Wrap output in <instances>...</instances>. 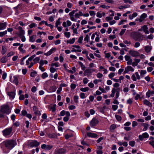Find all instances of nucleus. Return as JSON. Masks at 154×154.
<instances>
[{"label": "nucleus", "instance_id": "obj_1", "mask_svg": "<svg viewBox=\"0 0 154 154\" xmlns=\"http://www.w3.org/2000/svg\"><path fill=\"white\" fill-rule=\"evenodd\" d=\"M5 146L8 149L11 150L17 145L16 140H8L4 141Z\"/></svg>", "mask_w": 154, "mask_h": 154}, {"label": "nucleus", "instance_id": "obj_2", "mask_svg": "<svg viewBox=\"0 0 154 154\" xmlns=\"http://www.w3.org/2000/svg\"><path fill=\"white\" fill-rule=\"evenodd\" d=\"M0 111L1 112L7 114H9L10 112L9 106L7 105H3L2 106Z\"/></svg>", "mask_w": 154, "mask_h": 154}, {"label": "nucleus", "instance_id": "obj_3", "mask_svg": "<svg viewBox=\"0 0 154 154\" xmlns=\"http://www.w3.org/2000/svg\"><path fill=\"white\" fill-rule=\"evenodd\" d=\"M12 130V127H10L6 128L2 131L3 134L4 136L6 137L11 134Z\"/></svg>", "mask_w": 154, "mask_h": 154}, {"label": "nucleus", "instance_id": "obj_4", "mask_svg": "<svg viewBox=\"0 0 154 154\" xmlns=\"http://www.w3.org/2000/svg\"><path fill=\"white\" fill-rule=\"evenodd\" d=\"M133 38L136 41L141 42L143 40V37L142 34L137 33L135 34Z\"/></svg>", "mask_w": 154, "mask_h": 154}, {"label": "nucleus", "instance_id": "obj_5", "mask_svg": "<svg viewBox=\"0 0 154 154\" xmlns=\"http://www.w3.org/2000/svg\"><path fill=\"white\" fill-rule=\"evenodd\" d=\"M66 151V149L64 148H60L56 149L55 153L56 154H64L65 153Z\"/></svg>", "mask_w": 154, "mask_h": 154}, {"label": "nucleus", "instance_id": "obj_6", "mask_svg": "<svg viewBox=\"0 0 154 154\" xmlns=\"http://www.w3.org/2000/svg\"><path fill=\"white\" fill-rule=\"evenodd\" d=\"M129 53L130 55L133 57H137L139 55V54L138 52L134 50H130Z\"/></svg>", "mask_w": 154, "mask_h": 154}, {"label": "nucleus", "instance_id": "obj_7", "mask_svg": "<svg viewBox=\"0 0 154 154\" xmlns=\"http://www.w3.org/2000/svg\"><path fill=\"white\" fill-rule=\"evenodd\" d=\"M98 121L95 118H94L90 123V125L91 127L96 126L98 123Z\"/></svg>", "mask_w": 154, "mask_h": 154}, {"label": "nucleus", "instance_id": "obj_8", "mask_svg": "<svg viewBox=\"0 0 154 154\" xmlns=\"http://www.w3.org/2000/svg\"><path fill=\"white\" fill-rule=\"evenodd\" d=\"M40 144L36 140H33L29 144V145L31 147H37L39 146Z\"/></svg>", "mask_w": 154, "mask_h": 154}, {"label": "nucleus", "instance_id": "obj_9", "mask_svg": "<svg viewBox=\"0 0 154 154\" xmlns=\"http://www.w3.org/2000/svg\"><path fill=\"white\" fill-rule=\"evenodd\" d=\"M149 135L148 134L146 133H144L142 134V135H139V138L141 141H142L144 138H148Z\"/></svg>", "mask_w": 154, "mask_h": 154}, {"label": "nucleus", "instance_id": "obj_10", "mask_svg": "<svg viewBox=\"0 0 154 154\" xmlns=\"http://www.w3.org/2000/svg\"><path fill=\"white\" fill-rule=\"evenodd\" d=\"M53 146L52 145H46L45 144H43L41 146V147L42 149H44L45 150H49L51 149Z\"/></svg>", "mask_w": 154, "mask_h": 154}, {"label": "nucleus", "instance_id": "obj_11", "mask_svg": "<svg viewBox=\"0 0 154 154\" xmlns=\"http://www.w3.org/2000/svg\"><path fill=\"white\" fill-rule=\"evenodd\" d=\"M95 71V70L93 69L88 68L85 69L84 73V76L87 75L88 74H90L93 72Z\"/></svg>", "mask_w": 154, "mask_h": 154}, {"label": "nucleus", "instance_id": "obj_12", "mask_svg": "<svg viewBox=\"0 0 154 154\" xmlns=\"http://www.w3.org/2000/svg\"><path fill=\"white\" fill-rule=\"evenodd\" d=\"M134 70V68L131 66H128L127 67L125 68L124 73H127L129 71L133 72Z\"/></svg>", "mask_w": 154, "mask_h": 154}, {"label": "nucleus", "instance_id": "obj_13", "mask_svg": "<svg viewBox=\"0 0 154 154\" xmlns=\"http://www.w3.org/2000/svg\"><path fill=\"white\" fill-rule=\"evenodd\" d=\"M13 80L11 82L15 84L16 85H17L19 83L18 80V76H14L13 77Z\"/></svg>", "mask_w": 154, "mask_h": 154}, {"label": "nucleus", "instance_id": "obj_14", "mask_svg": "<svg viewBox=\"0 0 154 154\" xmlns=\"http://www.w3.org/2000/svg\"><path fill=\"white\" fill-rule=\"evenodd\" d=\"M18 29L19 31V33L18 34L19 37L24 35L25 32L24 30L22 29V28L20 26H19Z\"/></svg>", "mask_w": 154, "mask_h": 154}, {"label": "nucleus", "instance_id": "obj_15", "mask_svg": "<svg viewBox=\"0 0 154 154\" xmlns=\"http://www.w3.org/2000/svg\"><path fill=\"white\" fill-rule=\"evenodd\" d=\"M141 29L146 34H149V32L148 30V28L146 25H144L141 27Z\"/></svg>", "mask_w": 154, "mask_h": 154}, {"label": "nucleus", "instance_id": "obj_16", "mask_svg": "<svg viewBox=\"0 0 154 154\" xmlns=\"http://www.w3.org/2000/svg\"><path fill=\"white\" fill-rule=\"evenodd\" d=\"M7 93L10 98L13 99L14 98L15 95V92H8Z\"/></svg>", "mask_w": 154, "mask_h": 154}, {"label": "nucleus", "instance_id": "obj_17", "mask_svg": "<svg viewBox=\"0 0 154 154\" xmlns=\"http://www.w3.org/2000/svg\"><path fill=\"white\" fill-rule=\"evenodd\" d=\"M47 135L48 137L51 138H55L57 137V134L55 133H48Z\"/></svg>", "mask_w": 154, "mask_h": 154}, {"label": "nucleus", "instance_id": "obj_18", "mask_svg": "<svg viewBox=\"0 0 154 154\" xmlns=\"http://www.w3.org/2000/svg\"><path fill=\"white\" fill-rule=\"evenodd\" d=\"M147 17V15L145 13L143 14L140 17L139 21L140 22L144 20L145 18Z\"/></svg>", "mask_w": 154, "mask_h": 154}, {"label": "nucleus", "instance_id": "obj_19", "mask_svg": "<svg viewBox=\"0 0 154 154\" xmlns=\"http://www.w3.org/2000/svg\"><path fill=\"white\" fill-rule=\"evenodd\" d=\"M87 136L88 137L96 138L97 137V135L96 134L93 133L91 132H88L87 133Z\"/></svg>", "mask_w": 154, "mask_h": 154}, {"label": "nucleus", "instance_id": "obj_20", "mask_svg": "<svg viewBox=\"0 0 154 154\" xmlns=\"http://www.w3.org/2000/svg\"><path fill=\"white\" fill-rule=\"evenodd\" d=\"M33 110L34 113L35 114L38 115H41V113L38 110V109L36 106H33Z\"/></svg>", "mask_w": 154, "mask_h": 154}, {"label": "nucleus", "instance_id": "obj_21", "mask_svg": "<svg viewBox=\"0 0 154 154\" xmlns=\"http://www.w3.org/2000/svg\"><path fill=\"white\" fill-rule=\"evenodd\" d=\"M143 103L144 104L150 107H151L152 106V103L146 100H144L143 101Z\"/></svg>", "mask_w": 154, "mask_h": 154}, {"label": "nucleus", "instance_id": "obj_22", "mask_svg": "<svg viewBox=\"0 0 154 154\" xmlns=\"http://www.w3.org/2000/svg\"><path fill=\"white\" fill-rule=\"evenodd\" d=\"M7 23L5 22L2 23H0V30L4 29H5Z\"/></svg>", "mask_w": 154, "mask_h": 154}, {"label": "nucleus", "instance_id": "obj_23", "mask_svg": "<svg viewBox=\"0 0 154 154\" xmlns=\"http://www.w3.org/2000/svg\"><path fill=\"white\" fill-rule=\"evenodd\" d=\"M116 128V125L115 124H112V125L109 128L110 131L111 132H113L114 129Z\"/></svg>", "mask_w": 154, "mask_h": 154}, {"label": "nucleus", "instance_id": "obj_24", "mask_svg": "<svg viewBox=\"0 0 154 154\" xmlns=\"http://www.w3.org/2000/svg\"><path fill=\"white\" fill-rule=\"evenodd\" d=\"M152 49V47L149 46H146L145 47V50L147 53L149 52Z\"/></svg>", "mask_w": 154, "mask_h": 154}, {"label": "nucleus", "instance_id": "obj_25", "mask_svg": "<svg viewBox=\"0 0 154 154\" xmlns=\"http://www.w3.org/2000/svg\"><path fill=\"white\" fill-rule=\"evenodd\" d=\"M142 125H143L144 127L143 130V131H145L146 130L149 126L148 124L145 123H143Z\"/></svg>", "mask_w": 154, "mask_h": 154}, {"label": "nucleus", "instance_id": "obj_26", "mask_svg": "<svg viewBox=\"0 0 154 154\" xmlns=\"http://www.w3.org/2000/svg\"><path fill=\"white\" fill-rule=\"evenodd\" d=\"M75 40V38H73L71 39H70L69 40H67L66 41V43L67 44L69 43L71 44H73Z\"/></svg>", "mask_w": 154, "mask_h": 154}, {"label": "nucleus", "instance_id": "obj_27", "mask_svg": "<svg viewBox=\"0 0 154 154\" xmlns=\"http://www.w3.org/2000/svg\"><path fill=\"white\" fill-rule=\"evenodd\" d=\"M8 60L6 57L5 56L2 57L1 59V62L2 63H6Z\"/></svg>", "mask_w": 154, "mask_h": 154}, {"label": "nucleus", "instance_id": "obj_28", "mask_svg": "<svg viewBox=\"0 0 154 154\" xmlns=\"http://www.w3.org/2000/svg\"><path fill=\"white\" fill-rule=\"evenodd\" d=\"M89 90V88L88 87H86L85 88H82L80 89L81 91L82 92H86L88 91Z\"/></svg>", "mask_w": 154, "mask_h": 154}, {"label": "nucleus", "instance_id": "obj_29", "mask_svg": "<svg viewBox=\"0 0 154 154\" xmlns=\"http://www.w3.org/2000/svg\"><path fill=\"white\" fill-rule=\"evenodd\" d=\"M74 100L75 103H78L79 101L78 100L79 99V97L77 96H74Z\"/></svg>", "mask_w": 154, "mask_h": 154}, {"label": "nucleus", "instance_id": "obj_30", "mask_svg": "<svg viewBox=\"0 0 154 154\" xmlns=\"http://www.w3.org/2000/svg\"><path fill=\"white\" fill-rule=\"evenodd\" d=\"M120 88H117V91L116 92V99H117L119 96V91H120Z\"/></svg>", "mask_w": 154, "mask_h": 154}, {"label": "nucleus", "instance_id": "obj_31", "mask_svg": "<svg viewBox=\"0 0 154 154\" xmlns=\"http://www.w3.org/2000/svg\"><path fill=\"white\" fill-rule=\"evenodd\" d=\"M6 52V50L5 47L3 46L2 49V55H4Z\"/></svg>", "mask_w": 154, "mask_h": 154}, {"label": "nucleus", "instance_id": "obj_32", "mask_svg": "<svg viewBox=\"0 0 154 154\" xmlns=\"http://www.w3.org/2000/svg\"><path fill=\"white\" fill-rule=\"evenodd\" d=\"M135 142L134 141L132 140L130 141L129 143V145L132 147L134 146L135 144Z\"/></svg>", "mask_w": 154, "mask_h": 154}, {"label": "nucleus", "instance_id": "obj_33", "mask_svg": "<svg viewBox=\"0 0 154 154\" xmlns=\"http://www.w3.org/2000/svg\"><path fill=\"white\" fill-rule=\"evenodd\" d=\"M146 73V71L145 70H141L140 72V75L142 77L143 76V75Z\"/></svg>", "mask_w": 154, "mask_h": 154}, {"label": "nucleus", "instance_id": "obj_34", "mask_svg": "<svg viewBox=\"0 0 154 154\" xmlns=\"http://www.w3.org/2000/svg\"><path fill=\"white\" fill-rule=\"evenodd\" d=\"M50 89L52 92H54L56 91L57 88L55 86H52L50 88Z\"/></svg>", "mask_w": 154, "mask_h": 154}, {"label": "nucleus", "instance_id": "obj_35", "mask_svg": "<svg viewBox=\"0 0 154 154\" xmlns=\"http://www.w3.org/2000/svg\"><path fill=\"white\" fill-rule=\"evenodd\" d=\"M115 116L116 119L118 121H120L122 120V118L120 116L116 115Z\"/></svg>", "mask_w": 154, "mask_h": 154}, {"label": "nucleus", "instance_id": "obj_36", "mask_svg": "<svg viewBox=\"0 0 154 154\" xmlns=\"http://www.w3.org/2000/svg\"><path fill=\"white\" fill-rule=\"evenodd\" d=\"M56 105L54 104L51 107V109L53 112H54L56 110Z\"/></svg>", "mask_w": 154, "mask_h": 154}, {"label": "nucleus", "instance_id": "obj_37", "mask_svg": "<svg viewBox=\"0 0 154 154\" xmlns=\"http://www.w3.org/2000/svg\"><path fill=\"white\" fill-rule=\"evenodd\" d=\"M115 73L114 72H112L109 74L108 76L110 79L112 80L113 79L112 78L115 76Z\"/></svg>", "mask_w": 154, "mask_h": 154}, {"label": "nucleus", "instance_id": "obj_38", "mask_svg": "<svg viewBox=\"0 0 154 154\" xmlns=\"http://www.w3.org/2000/svg\"><path fill=\"white\" fill-rule=\"evenodd\" d=\"M64 35H65V36L66 37L68 38H69L70 36V33L69 32H64Z\"/></svg>", "mask_w": 154, "mask_h": 154}, {"label": "nucleus", "instance_id": "obj_39", "mask_svg": "<svg viewBox=\"0 0 154 154\" xmlns=\"http://www.w3.org/2000/svg\"><path fill=\"white\" fill-rule=\"evenodd\" d=\"M7 33V30H5L4 32H0V37H2L4 35L6 34Z\"/></svg>", "mask_w": 154, "mask_h": 154}, {"label": "nucleus", "instance_id": "obj_40", "mask_svg": "<svg viewBox=\"0 0 154 154\" xmlns=\"http://www.w3.org/2000/svg\"><path fill=\"white\" fill-rule=\"evenodd\" d=\"M37 72L35 71H34L31 73L30 75L32 77H34L35 76Z\"/></svg>", "mask_w": 154, "mask_h": 154}, {"label": "nucleus", "instance_id": "obj_41", "mask_svg": "<svg viewBox=\"0 0 154 154\" xmlns=\"http://www.w3.org/2000/svg\"><path fill=\"white\" fill-rule=\"evenodd\" d=\"M48 76V74L46 72H44L42 74V77L43 79H44L45 78L47 77Z\"/></svg>", "mask_w": 154, "mask_h": 154}, {"label": "nucleus", "instance_id": "obj_42", "mask_svg": "<svg viewBox=\"0 0 154 154\" xmlns=\"http://www.w3.org/2000/svg\"><path fill=\"white\" fill-rule=\"evenodd\" d=\"M14 53L13 52H9L8 53L7 55V57H9L13 55L14 54Z\"/></svg>", "mask_w": 154, "mask_h": 154}, {"label": "nucleus", "instance_id": "obj_43", "mask_svg": "<svg viewBox=\"0 0 154 154\" xmlns=\"http://www.w3.org/2000/svg\"><path fill=\"white\" fill-rule=\"evenodd\" d=\"M35 36L34 35H32L30 37L29 41L31 42H34L35 41V39L34 38V37Z\"/></svg>", "mask_w": 154, "mask_h": 154}, {"label": "nucleus", "instance_id": "obj_44", "mask_svg": "<svg viewBox=\"0 0 154 154\" xmlns=\"http://www.w3.org/2000/svg\"><path fill=\"white\" fill-rule=\"evenodd\" d=\"M60 18H59L56 21V27H57L58 25H59L60 24Z\"/></svg>", "mask_w": 154, "mask_h": 154}, {"label": "nucleus", "instance_id": "obj_45", "mask_svg": "<svg viewBox=\"0 0 154 154\" xmlns=\"http://www.w3.org/2000/svg\"><path fill=\"white\" fill-rule=\"evenodd\" d=\"M80 97L82 99H84L85 97V94L84 93H81L80 94Z\"/></svg>", "mask_w": 154, "mask_h": 154}, {"label": "nucleus", "instance_id": "obj_46", "mask_svg": "<svg viewBox=\"0 0 154 154\" xmlns=\"http://www.w3.org/2000/svg\"><path fill=\"white\" fill-rule=\"evenodd\" d=\"M97 76L98 78L100 79L103 76V75L102 73L99 72L97 74Z\"/></svg>", "mask_w": 154, "mask_h": 154}, {"label": "nucleus", "instance_id": "obj_47", "mask_svg": "<svg viewBox=\"0 0 154 154\" xmlns=\"http://www.w3.org/2000/svg\"><path fill=\"white\" fill-rule=\"evenodd\" d=\"M40 60V58L39 57H35L34 60L33 61L35 63H36L38 62V61Z\"/></svg>", "mask_w": 154, "mask_h": 154}, {"label": "nucleus", "instance_id": "obj_48", "mask_svg": "<svg viewBox=\"0 0 154 154\" xmlns=\"http://www.w3.org/2000/svg\"><path fill=\"white\" fill-rule=\"evenodd\" d=\"M118 108V106L116 105H113L112 106V109L114 111L116 110Z\"/></svg>", "mask_w": 154, "mask_h": 154}, {"label": "nucleus", "instance_id": "obj_49", "mask_svg": "<svg viewBox=\"0 0 154 154\" xmlns=\"http://www.w3.org/2000/svg\"><path fill=\"white\" fill-rule=\"evenodd\" d=\"M130 7V5H127L124 6H121L119 8V9H123V8H129V7Z\"/></svg>", "mask_w": 154, "mask_h": 154}, {"label": "nucleus", "instance_id": "obj_50", "mask_svg": "<svg viewBox=\"0 0 154 154\" xmlns=\"http://www.w3.org/2000/svg\"><path fill=\"white\" fill-rule=\"evenodd\" d=\"M83 39V36H80L79 38L78 42L79 43H82Z\"/></svg>", "mask_w": 154, "mask_h": 154}, {"label": "nucleus", "instance_id": "obj_51", "mask_svg": "<svg viewBox=\"0 0 154 154\" xmlns=\"http://www.w3.org/2000/svg\"><path fill=\"white\" fill-rule=\"evenodd\" d=\"M149 144L154 148V140H151L149 142Z\"/></svg>", "mask_w": 154, "mask_h": 154}, {"label": "nucleus", "instance_id": "obj_52", "mask_svg": "<svg viewBox=\"0 0 154 154\" xmlns=\"http://www.w3.org/2000/svg\"><path fill=\"white\" fill-rule=\"evenodd\" d=\"M76 85L74 84H71L70 87L72 90H74L76 87Z\"/></svg>", "mask_w": 154, "mask_h": 154}, {"label": "nucleus", "instance_id": "obj_53", "mask_svg": "<svg viewBox=\"0 0 154 154\" xmlns=\"http://www.w3.org/2000/svg\"><path fill=\"white\" fill-rule=\"evenodd\" d=\"M50 71L51 73H54L56 71V69L54 68L51 67L50 69Z\"/></svg>", "mask_w": 154, "mask_h": 154}, {"label": "nucleus", "instance_id": "obj_54", "mask_svg": "<svg viewBox=\"0 0 154 154\" xmlns=\"http://www.w3.org/2000/svg\"><path fill=\"white\" fill-rule=\"evenodd\" d=\"M13 125L14 126L17 127H18L20 126V123L19 122H18V121H17L16 122L14 123Z\"/></svg>", "mask_w": 154, "mask_h": 154}, {"label": "nucleus", "instance_id": "obj_55", "mask_svg": "<svg viewBox=\"0 0 154 154\" xmlns=\"http://www.w3.org/2000/svg\"><path fill=\"white\" fill-rule=\"evenodd\" d=\"M100 7L103 8H107L108 9L110 8V7L108 6H106L105 5H102L100 6Z\"/></svg>", "mask_w": 154, "mask_h": 154}, {"label": "nucleus", "instance_id": "obj_56", "mask_svg": "<svg viewBox=\"0 0 154 154\" xmlns=\"http://www.w3.org/2000/svg\"><path fill=\"white\" fill-rule=\"evenodd\" d=\"M27 113L26 111L25 110H23L21 112L22 115L24 116L26 115Z\"/></svg>", "mask_w": 154, "mask_h": 154}, {"label": "nucleus", "instance_id": "obj_57", "mask_svg": "<svg viewBox=\"0 0 154 154\" xmlns=\"http://www.w3.org/2000/svg\"><path fill=\"white\" fill-rule=\"evenodd\" d=\"M54 66L56 67H58L59 66L58 65V63L57 62L55 63H52L51 65V66Z\"/></svg>", "mask_w": 154, "mask_h": 154}, {"label": "nucleus", "instance_id": "obj_58", "mask_svg": "<svg viewBox=\"0 0 154 154\" xmlns=\"http://www.w3.org/2000/svg\"><path fill=\"white\" fill-rule=\"evenodd\" d=\"M140 96L139 94H137L136 96L134 97V99L135 100H137L139 98H140Z\"/></svg>", "mask_w": 154, "mask_h": 154}, {"label": "nucleus", "instance_id": "obj_59", "mask_svg": "<svg viewBox=\"0 0 154 154\" xmlns=\"http://www.w3.org/2000/svg\"><path fill=\"white\" fill-rule=\"evenodd\" d=\"M126 30V29H122L121 32L119 33V35H122L125 32Z\"/></svg>", "mask_w": 154, "mask_h": 154}, {"label": "nucleus", "instance_id": "obj_60", "mask_svg": "<svg viewBox=\"0 0 154 154\" xmlns=\"http://www.w3.org/2000/svg\"><path fill=\"white\" fill-rule=\"evenodd\" d=\"M69 109L70 110H72L75 109V107L74 105H70L69 106Z\"/></svg>", "mask_w": 154, "mask_h": 154}, {"label": "nucleus", "instance_id": "obj_61", "mask_svg": "<svg viewBox=\"0 0 154 154\" xmlns=\"http://www.w3.org/2000/svg\"><path fill=\"white\" fill-rule=\"evenodd\" d=\"M127 103L128 104H131L132 103V100L131 99L129 98L127 101Z\"/></svg>", "mask_w": 154, "mask_h": 154}, {"label": "nucleus", "instance_id": "obj_62", "mask_svg": "<svg viewBox=\"0 0 154 154\" xmlns=\"http://www.w3.org/2000/svg\"><path fill=\"white\" fill-rule=\"evenodd\" d=\"M109 70L110 71L114 72L115 71L116 69L114 67L110 66L109 68Z\"/></svg>", "mask_w": 154, "mask_h": 154}, {"label": "nucleus", "instance_id": "obj_63", "mask_svg": "<svg viewBox=\"0 0 154 154\" xmlns=\"http://www.w3.org/2000/svg\"><path fill=\"white\" fill-rule=\"evenodd\" d=\"M88 80L87 78H84L83 79V82L84 84H87L88 83Z\"/></svg>", "mask_w": 154, "mask_h": 154}, {"label": "nucleus", "instance_id": "obj_64", "mask_svg": "<svg viewBox=\"0 0 154 154\" xmlns=\"http://www.w3.org/2000/svg\"><path fill=\"white\" fill-rule=\"evenodd\" d=\"M137 123L135 121H134L133 122L132 126L133 127H134L135 126H137Z\"/></svg>", "mask_w": 154, "mask_h": 154}]
</instances>
